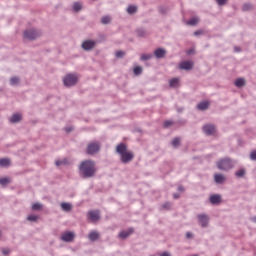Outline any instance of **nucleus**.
I'll use <instances>...</instances> for the list:
<instances>
[{"label": "nucleus", "mask_w": 256, "mask_h": 256, "mask_svg": "<svg viewBox=\"0 0 256 256\" xmlns=\"http://www.w3.org/2000/svg\"><path fill=\"white\" fill-rule=\"evenodd\" d=\"M19 83H21V79H19V77L17 76H14L10 79V85H12L13 87L19 85Z\"/></svg>", "instance_id": "obj_31"}, {"label": "nucleus", "mask_w": 256, "mask_h": 256, "mask_svg": "<svg viewBox=\"0 0 256 256\" xmlns=\"http://www.w3.org/2000/svg\"><path fill=\"white\" fill-rule=\"evenodd\" d=\"M178 191H179L180 193H184L185 187H183V185L178 186Z\"/></svg>", "instance_id": "obj_50"}, {"label": "nucleus", "mask_w": 256, "mask_h": 256, "mask_svg": "<svg viewBox=\"0 0 256 256\" xmlns=\"http://www.w3.org/2000/svg\"><path fill=\"white\" fill-rule=\"evenodd\" d=\"M102 25H109L111 23V16L106 15L101 18Z\"/></svg>", "instance_id": "obj_32"}, {"label": "nucleus", "mask_w": 256, "mask_h": 256, "mask_svg": "<svg viewBox=\"0 0 256 256\" xmlns=\"http://www.w3.org/2000/svg\"><path fill=\"white\" fill-rule=\"evenodd\" d=\"M162 209H166V211H169V209H171V202H165L162 205Z\"/></svg>", "instance_id": "obj_41"}, {"label": "nucleus", "mask_w": 256, "mask_h": 256, "mask_svg": "<svg viewBox=\"0 0 256 256\" xmlns=\"http://www.w3.org/2000/svg\"><path fill=\"white\" fill-rule=\"evenodd\" d=\"M88 239L95 243V241L99 240V233L97 231H91L88 235Z\"/></svg>", "instance_id": "obj_21"}, {"label": "nucleus", "mask_w": 256, "mask_h": 256, "mask_svg": "<svg viewBox=\"0 0 256 256\" xmlns=\"http://www.w3.org/2000/svg\"><path fill=\"white\" fill-rule=\"evenodd\" d=\"M245 78H238L235 80L234 85L241 89V87H245Z\"/></svg>", "instance_id": "obj_23"}, {"label": "nucleus", "mask_w": 256, "mask_h": 256, "mask_svg": "<svg viewBox=\"0 0 256 256\" xmlns=\"http://www.w3.org/2000/svg\"><path fill=\"white\" fill-rule=\"evenodd\" d=\"M194 65L195 63L193 62V60H185L179 64V69H181L182 71H191Z\"/></svg>", "instance_id": "obj_9"}, {"label": "nucleus", "mask_w": 256, "mask_h": 256, "mask_svg": "<svg viewBox=\"0 0 256 256\" xmlns=\"http://www.w3.org/2000/svg\"><path fill=\"white\" fill-rule=\"evenodd\" d=\"M77 83H79V78L77 77V75H75L73 73H68L63 78V85L67 89H69L71 87H75V85H77Z\"/></svg>", "instance_id": "obj_4"}, {"label": "nucleus", "mask_w": 256, "mask_h": 256, "mask_svg": "<svg viewBox=\"0 0 256 256\" xmlns=\"http://www.w3.org/2000/svg\"><path fill=\"white\" fill-rule=\"evenodd\" d=\"M137 37H145L147 35V30L144 28L136 29Z\"/></svg>", "instance_id": "obj_28"}, {"label": "nucleus", "mask_w": 256, "mask_h": 256, "mask_svg": "<svg viewBox=\"0 0 256 256\" xmlns=\"http://www.w3.org/2000/svg\"><path fill=\"white\" fill-rule=\"evenodd\" d=\"M137 133H141V128H136Z\"/></svg>", "instance_id": "obj_55"}, {"label": "nucleus", "mask_w": 256, "mask_h": 256, "mask_svg": "<svg viewBox=\"0 0 256 256\" xmlns=\"http://www.w3.org/2000/svg\"><path fill=\"white\" fill-rule=\"evenodd\" d=\"M175 124V122H173V121H171V120H166V121H164V123H163V128L164 129H169V127H171L172 125H174Z\"/></svg>", "instance_id": "obj_40"}, {"label": "nucleus", "mask_w": 256, "mask_h": 256, "mask_svg": "<svg viewBox=\"0 0 256 256\" xmlns=\"http://www.w3.org/2000/svg\"><path fill=\"white\" fill-rule=\"evenodd\" d=\"M3 235V232L0 230V237Z\"/></svg>", "instance_id": "obj_57"}, {"label": "nucleus", "mask_w": 256, "mask_h": 256, "mask_svg": "<svg viewBox=\"0 0 256 256\" xmlns=\"http://www.w3.org/2000/svg\"><path fill=\"white\" fill-rule=\"evenodd\" d=\"M81 47L83 51H86V52L93 51V48L97 47V41L91 40V39L84 40L81 44Z\"/></svg>", "instance_id": "obj_7"}, {"label": "nucleus", "mask_w": 256, "mask_h": 256, "mask_svg": "<svg viewBox=\"0 0 256 256\" xmlns=\"http://www.w3.org/2000/svg\"><path fill=\"white\" fill-rule=\"evenodd\" d=\"M167 55V50L165 48H157L154 50V56L156 59H163Z\"/></svg>", "instance_id": "obj_15"}, {"label": "nucleus", "mask_w": 256, "mask_h": 256, "mask_svg": "<svg viewBox=\"0 0 256 256\" xmlns=\"http://www.w3.org/2000/svg\"><path fill=\"white\" fill-rule=\"evenodd\" d=\"M61 239L62 241H64V243H71L75 239V233L67 231L64 234H62Z\"/></svg>", "instance_id": "obj_11"}, {"label": "nucleus", "mask_w": 256, "mask_h": 256, "mask_svg": "<svg viewBox=\"0 0 256 256\" xmlns=\"http://www.w3.org/2000/svg\"><path fill=\"white\" fill-rule=\"evenodd\" d=\"M202 131L207 137H215L217 135V127H215V124H205L202 127Z\"/></svg>", "instance_id": "obj_6"}, {"label": "nucleus", "mask_w": 256, "mask_h": 256, "mask_svg": "<svg viewBox=\"0 0 256 256\" xmlns=\"http://www.w3.org/2000/svg\"><path fill=\"white\" fill-rule=\"evenodd\" d=\"M169 86L172 87L173 89H175V87L179 86V78H172L169 81Z\"/></svg>", "instance_id": "obj_29"}, {"label": "nucleus", "mask_w": 256, "mask_h": 256, "mask_svg": "<svg viewBox=\"0 0 256 256\" xmlns=\"http://www.w3.org/2000/svg\"><path fill=\"white\" fill-rule=\"evenodd\" d=\"M234 51H235V53H241L242 49L239 46H235Z\"/></svg>", "instance_id": "obj_47"}, {"label": "nucleus", "mask_w": 256, "mask_h": 256, "mask_svg": "<svg viewBox=\"0 0 256 256\" xmlns=\"http://www.w3.org/2000/svg\"><path fill=\"white\" fill-rule=\"evenodd\" d=\"M251 220L253 221V223H256V216L252 217Z\"/></svg>", "instance_id": "obj_54"}, {"label": "nucleus", "mask_w": 256, "mask_h": 256, "mask_svg": "<svg viewBox=\"0 0 256 256\" xmlns=\"http://www.w3.org/2000/svg\"><path fill=\"white\" fill-rule=\"evenodd\" d=\"M186 239H193V233L187 232L186 233Z\"/></svg>", "instance_id": "obj_48"}, {"label": "nucleus", "mask_w": 256, "mask_h": 256, "mask_svg": "<svg viewBox=\"0 0 256 256\" xmlns=\"http://www.w3.org/2000/svg\"><path fill=\"white\" fill-rule=\"evenodd\" d=\"M250 159H251V161H256V150H253L250 153Z\"/></svg>", "instance_id": "obj_44"}, {"label": "nucleus", "mask_w": 256, "mask_h": 256, "mask_svg": "<svg viewBox=\"0 0 256 256\" xmlns=\"http://www.w3.org/2000/svg\"><path fill=\"white\" fill-rule=\"evenodd\" d=\"M62 162H63V165H67V159H64Z\"/></svg>", "instance_id": "obj_56"}, {"label": "nucleus", "mask_w": 256, "mask_h": 256, "mask_svg": "<svg viewBox=\"0 0 256 256\" xmlns=\"http://www.w3.org/2000/svg\"><path fill=\"white\" fill-rule=\"evenodd\" d=\"M133 233H135V228H128L127 230H122L120 231V233L118 234L119 239H127V237H130L131 235H133Z\"/></svg>", "instance_id": "obj_12"}, {"label": "nucleus", "mask_w": 256, "mask_h": 256, "mask_svg": "<svg viewBox=\"0 0 256 256\" xmlns=\"http://www.w3.org/2000/svg\"><path fill=\"white\" fill-rule=\"evenodd\" d=\"M245 175H247V170H245V168H240L235 172V176L239 179H242V177H245Z\"/></svg>", "instance_id": "obj_25"}, {"label": "nucleus", "mask_w": 256, "mask_h": 256, "mask_svg": "<svg viewBox=\"0 0 256 256\" xmlns=\"http://www.w3.org/2000/svg\"><path fill=\"white\" fill-rule=\"evenodd\" d=\"M140 59L142 61H149V59H153V54H142Z\"/></svg>", "instance_id": "obj_39"}, {"label": "nucleus", "mask_w": 256, "mask_h": 256, "mask_svg": "<svg viewBox=\"0 0 256 256\" xmlns=\"http://www.w3.org/2000/svg\"><path fill=\"white\" fill-rule=\"evenodd\" d=\"M217 169L219 171H231L233 167H235V164L233 163V159L229 157L221 158L217 163H216Z\"/></svg>", "instance_id": "obj_3"}, {"label": "nucleus", "mask_w": 256, "mask_h": 256, "mask_svg": "<svg viewBox=\"0 0 256 256\" xmlns=\"http://www.w3.org/2000/svg\"><path fill=\"white\" fill-rule=\"evenodd\" d=\"M27 221H31L32 223H37V221H39V216L35 214H31L27 217Z\"/></svg>", "instance_id": "obj_36"}, {"label": "nucleus", "mask_w": 256, "mask_h": 256, "mask_svg": "<svg viewBox=\"0 0 256 256\" xmlns=\"http://www.w3.org/2000/svg\"><path fill=\"white\" fill-rule=\"evenodd\" d=\"M9 253H11V250L5 249V248L2 249V254L3 255H9Z\"/></svg>", "instance_id": "obj_46"}, {"label": "nucleus", "mask_w": 256, "mask_h": 256, "mask_svg": "<svg viewBox=\"0 0 256 256\" xmlns=\"http://www.w3.org/2000/svg\"><path fill=\"white\" fill-rule=\"evenodd\" d=\"M216 3H218L220 7H223V5H227V0H216Z\"/></svg>", "instance_id": "obj_43"}, {"label": "nucleus", "mask_w": 256, "mask_h": 256, "mask_svg": "<svg viewBox=\"0 0 256 256\" xmlns=\"http://www.w3.org/2000/svg\"><path fill=\"white\" fill-rule=\"evenodd\" d=\"M78 171L82 179H93L97 175V163L92 159H86L80 163Z\"/></svg>", "instance_id": "obj_1"}, {"label": "nucleus", "mask_w": 256, "mask_h": 256, "mask_svg": "<svg viewBox=\"0 0 256 256\" xmlns=\"http://www.w3.org/2000/svg\"><path fill=\"white\" fill-rule=\"evenodd\" d=\"M242 11L246 13L247 11H253V4L251 3H244L242 5Z\"/></svg>", "instance_id": "obj_26"}, {"label": "nucleus", "mask_w": 256, "mask_h": 256, "mask_svg": "<svg viewBox=\"0 0 256 256\" xmlns=\"http://www.w3.org/2000/svg\"><path fill=\"white\" fill-rule=\"evenodd\" d=\"M101 151V142H90L86 148V155H97Z\"/></svg>", "instance_id": "obj_5"}, {"label": "nucleus", "mask_w": 256, "mask_h": 256, "mask_svg": "<svg viewBox=\"0 0 256 256\" xmlns=\"http://www.w3.org/2000/svg\"><path fill=\"white\" fill-rule=\"evenodd\" d=\"M9 183H11V180L9 178H0V185H2L3 187H5V185H9Z\"/></svg>", "instance_id": "obj_38"}, {"label": "nucleus", "mask_w": 256, "mask_h": 256, "mask_svg": "<svg viewBox=\"0 0 256 256\" xmlns=\"http://www.w3.org/2000/svg\"><path fill=\"white\" fill-rule=\"evenodd\" d=\"M209 201H210L211 205H221V201H222L221 195L220 194H212L209 197Z\"/></svg>", "instance_id": "obj_14"}, {"label": "nucleus", "mask_w": 256, "mask_h": 256, "mask_svg": "<svg viewBox=\"0 0 256 256\" xmlns=\"http://www.w3.org/2000/svg\"><path fill=\"white\" fill-rule=\"evenodd\" d=\"M39 37V32L35 29H29L24 31V38L28 41H35Z\"/></svg>", "instance_id": "obj_8"}, {"label": "nucleus", "mask_w": 256, "mask_h": 256, "mask_svg": "<svg viewBox=\"0 0 256 256\" xmlns=\"http://www.w3.org/2000/svg\"><path fill=\"white\" fill-rule=\"evenodd\" d=\"M195 37H199V35H203V30H197L194 32Z\"/></svg>", "instance_id": "obj_45"}, {"label": "nucleus", "mask_w": 256, "mask_h": 256, "mask_svg": "<svg viewBox=\"0 0 256 256\" xmlns=\"http://www.w3.org/2000/svg\"><path fill=\"white\" fill-rule=\"evenodd\" d=\"M60 206L62 211H66V212H69L71 211V209H73V205H71V203L69 202H62Z\"/></svg>", "instance_id": "obj_22"}, {"label": "nucleus", "mask_w": 256, "mask_h": 256, "mask_svg": "<svg viewBox=\"0 0 256 256\" xmlns=\"http://www.w3.org/2000/svg\"><path fill=\"white\" fill-rule=\"evenodd\" d=\"M126 53L123 50H118L115 53L116 59H123L125 57Z\"/></svg>", "instance_id": "obj_37"}, {"label": "nucleus", "mask_w": 256, "mask_h": 256, "mask_svg": "<svg viewBox=\"0 0 256 256\" xmlns=\"http://www.w3.org/2000/svg\"><path fill=\"white\" fill-rule=\"evenodd\" d=\"M82 9L83 5L80 2H74L73 11H75V13H79V11H81Z\"/></svg>", "instance_id": "obj_27"}, {"label": "nucleus", "mask_w": 256, "mask_h": 256, "mask_svg": "<svg viewBox=\"0 0 256 256\" xmlns=\"http://www.w3.org/2000/svg\"><path fill=\"white\" fill-rule=\"evenodd\" d=\"M199 23V19L197 17H192L188 20L187 25H190L191 27H195Z\"/></svg>", "instance_id": "obj_30"}, {"label": "nucleus", "mask_w": 256, "mask_h": 256, "mask_svg": "<svg viewBox=\"0 0 256 256\" xmlns=\"http://www.w3.org/2000/svg\"><path fill=\"white\" fill-rule=\"evenodd\" d=\"M43 209V204L36 202L32 205V211H41Z\"/></svg>", "instance_id": "obj_35"}, {"label": "nucleus", "mask_w": 256, "mask_h": 256, "mask_svg": "<svg viewBox=\"0 0 256 256\" xmlns=\"http://www.w3.org/2000/svg\"><path fill=\"white\" fill-rule=\"evenodd\" d=\"M157 9H158V13L163 17H167V15H169V11H171V7L165 4L159 5Z\"/></svg>", "instance_id": "obj_13"}, {"label": "nucleus", "mask_w": 256, "mask_h": 256, "mask_svg": "<svg viewBox=\"0 0 256 256\" xmlns=\"http://www.w3.org/2000/svg\"><path fill=\"white\" fill-rule=\"evenodd\" d=\"M180 197H181V194H179V193L173 194V199H179Z\"/></svg>", "instance_id": "obj_52"}, {"label": "nucleus", "mask_w": 256, "mask_h": 256, "mask_svg": "<svg viewBox=\"0 0 256 256\" xmlns=\"http://www.w3.org/2000/svg\"><path fill=\"white\" fill-rule=\"evenodd\" d=\"M198 223L203 229L209 227V216L207 214H198Z\"/></svg>", "instance_id": "obj_10"}, {"label": "nucleus", "mask_w": 256, "mask_h": 256, "mask_svg": "<svg viewBox=\"0 0 256 256\" xmlns=\"http://www.w3.org/2000/svg\"><path fill=\"white\" fill-rule=\"evenodd\" d=\"M195 53H196L195 48H190L186 50V55L188 56L195 55Z\"/></svg>", "instance_id": "obj_42"}, {"label": "nucleus", "mask_w": 256, "mask_h": 256, "mask_svg": "<svg viewBox=\"0 0 256 256\" xmlns=\"http://www.w3.org/2000/svg\"><path fill=\"white\" fill-rule=\"evenodd\" d=\"M137 11V6H135V5H130V6H128V8H127V13L129 14V15H135V12Z\"/></svg>", "instance_id": "obj_34"}, {"label": "nucleus", "mask_w": 256, "mask_h": 256, "mask_svg": "<svg viewBox=\"0 0 256 256\" xmlns=\"http://www.w3.org/2000/svg\"><path fill=\"white\" fill-rule=\"evenodd\" d=\"M160 256H171L169 252H163Z\"/></svg>", "instance_id": "obj_53"}, {"label": "nucleus", "mask_w": 256, "mask_h": 256, "mask_svg": "<svg viewBox=\"0 0 256 256\" xmlns=\"http://www.w3.org/2000/svg\"><path fill=\"white\" fill-rule=\"evenodd\" d=\"M116 153L120 156V161L124 165H129L135 159L133 151H129L127 145L123 142L116 146Z\"/></svg>", "instance_id": "obj_2"}, {"label": "nucleus", "mask_w": 256, "mask_h": 256, "mask_svg": "<svg viewBox=\"0 0 256 256\" xmlns=\"http://www.w3.org/2000/svg\"><path fill=\"white\" fill-rule=\"evenodd\" d=\"M133 73L136 77H139V75H141V73H143V67H141V66L134 67Z\"/></svg>", "instance_id": "obj_33"}, {"label": "nucleus", "mask_w": 256, "mask_h": 256, "mask_svg": "<svg viewBox=\"0 0 256 256\" xmlns=\"http://www.w3.org/2000/svg\"><path fill=\"white\" fill-rule=\"evenodd\" d=\"M10 166H11V159L9 158L0 159V167H10Z\"/></svg>", "instance_id": "obj_24"}, {"label": "nucleus", "mask_w": 256, "mask_h": 256, "mask_svg": "<svg viewBox=\"0 0 256 256\" xmlns=\"http://www.w3.org/2000/svg\"><path fill=\"white\" fill-rule=\"evenodd\" d=\"M55 165H56V167H61V165H63V161L57 160V161L55 162Z\"/></svg>", "instance_id": "obj_49"}, {"label": "nucleus", "mask_w": 256, "mask_h": 256, "mask_svg": "<svg viewBox=\"0 0 256 256\" xmlns=\"http://www.w3.org/2000/svg\"><path fill=\"white\" fill-rule=\"evenodd\" d=\"M9 121L10 123H20V121H23V115L21 113H14Z\"/></svg>", "instance_id": "obj_16"}, {"label": "nucleus", "mask_w": 256, "mask_h": 256, "mask_svg": "<svg viewBox=\"0 0 256 256\" xmlns=\"http://www.w3.org/2000/svg\"><path fill=\"white\" fill-rule=\"evenodd\" d=\"M88 215H89V219H90V221H92V223H95V222L99 221V219H101V216L99 215V213L95 212V211H90L88 213Z\"/></svg>", "instance_id": "obj_18"}, {"label": "nucleus", "mask_w": 256, "mask_h": 256, "mask_svg": "<svg viewBox=\"0 0 256 256\" xmlns=\"http://www.w3.org/2000/svg\"><path fill=\"white\" fill-rule=\"evenodd\" d=\"M170 145L174 147V149H179V147H181V137L173 138Z\"/></svg>", "instance_id": "obj_20"}, {"label": "nucleus", "mask_w": 256, "mask_h": 256, "mask_svg": "<svg viewBox=\"0 0 256 256\" xmlns=\"http://www.w3.org/2000/svg\"><path fill=\"white\" fill-rule=\"evenodd\" d=\"M214 181L217 185H223V183H225V181H226L225 175L219 174V173L215 174Z\"/></svg>", "instance_id": "obj_17"}, {"label": "nucleus", "mask_w": 256, "mask_h": 256, "mask_svg": "<svg viewBox=\"0 0 256 256\" xmlns=\"http://www.w3.org/2000/svg\"><path fill=\"white\" fill-rule=\"evenodd\" d=\"M65 131L66 133H71L73 131V127H66Z\"/></svg>", "instance_id": "obj_51"}, {"label": "nucleus", "mask_w": 256, "mask_h": 256, "mask_svg": "<svg viewBox=\"0 0 256 256\" xmlns=\"http://www.w3.org/2000/svg\"><path fill=\"white\" fill-rule=\"evenodd\" d=\"M209 109V101H202L197 104L198 111H207Z\"/></svg>", "instance_id": "obj_19"}]
</instances>
